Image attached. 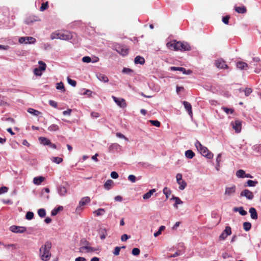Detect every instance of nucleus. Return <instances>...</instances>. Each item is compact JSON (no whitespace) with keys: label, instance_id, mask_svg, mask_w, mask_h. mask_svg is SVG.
Here are the masks:
<instances>
[{"label":"nucleus","instance_id":"nucleus-60","mask_svg":"<svg viewBox=\"0 0 261 261\" xmlns=\"http://www.w3.org/2000/svg\"><path fill=\"white\" fill-rule=\"evenodd\" d=\"M230 18L229 16H226L223 17L222 21L225 24H228L229 19Z\"/></svg>","mask_w":261,"mask_h":261},{"label":"nucleus","instance_id":"nucleus-54","mask_svg":"<svg viewBox=\"0 0 261 261\" xmlns=\"http://www.w3.org/2000/svg\"><path fill=\"white\" fill-rule=\"evenodd\" d=\"M68 83L71 85V86L75 87L76 85V82L75 81L71 80L69 77H67Z\"/></svg>","mask_w":261,"mask_h":261},{"label":"nucleus","instance_id":"nucleus-51","mask_svg":"<svg viewBox=\"0 0 261 261\" xmlns=\"http://www.w3.org/2000/svg\"><path fill=\"white\" fill-rule=\"evenodd\" d=\"M42 70L40 69L39 67L36 68L34 70V73L36 75L40 76L42 75Z\"/></svg>","mask_w":261,"mask_h":261},{"label":"nucleus","instance_id":"nucleus-4","mask_svg":"<svg viewBox=\"0 0 261 261\" xmlns=\"http://www.w3.org/2000/svg\"><path fill=\"white\" fill-rule=\"evenodd\" d=\"M180 41H176V40H173L168 42L166 44V46L168 48L171 50L175 51H178L180 49Z\"/></svg>","mask_w":261,"mask_h":261},{"label":"nucleus","instance_id":"nucleus-39","mask_svg":"<svg viewBox=\"0 0 261 261\" xmlns=\"http://www.w3.org/2000/svg\"><path fill=\"white\" fill-rule=\"evenodd\" d=\"M60 34V32L59 31H56L54 33H53L50 35V38L52 40L56 39H59V35Z\"/></svg>","mask_w":261,"mask_h":261},{"label":"nucleus","instance_id":"nucleus-17","mask_svg":"<svg viewBox=\"0 0 261 261\" xmlns=\"http://www.w3.org/2000/svg\"><path fill=\"white\" fill-rule=\"evenodd\" d=\"M98 233L100 238L101 240H104L107 236V230L105 227H100L98 230Z\"/></svg>","mask_w":261,"mask_h":261},{"label":"nucleus","instance_id":"nucleus-40","mask_svg":"<svg viewBox=\"0 0 261 261\" xmlns=\"http://www.w3.org/2000/svg\"><path fill=\"white\" fill-rule=\"evenodd\" d=\"M258 182L257 181H253L251 180H248L246 184L245 185V186H248V187H254L256 186V184H257Z\"/></svg>","mask_w":261,"mask_h":261},{"label":"nucleus","instance_id":"nucleus-10","mask_svg":"<svg viewBox=\"0 0 261 261\" xmlns=\"http://www.w3.org/2000/svg\"><path fill=\"white\" fill-rule=\"evenodd\" d=\"M236 186L234 185H232L230 187H226L224 195L227 196H231L236 193Z\"/></svg>","mask_w":261,"mask_h":261},{"label":"nucleus","instance_id":"nucleus-50","mask_svg":"<svg viewBox=\"0 0 261 261\" xmlns=\"http://www.w3.org/2000/svg\"><path fill=\"white\" fill-rule=\"evenodd\" d=\"M34 217V213L31 212H28L25 215V218L28 220H31Z\"/></svg>","mask_w":261,"mask_h":261},{"label":"nucleus","instance_id":"nucleus-56","mask_svg":"<svg viewBox=\"0 0 261 261\" xmlns=\"http://www.w3.org/2000/svg\"><path fill=\"white\" fill-rule=\"evenodd\" d=\"M82 61L85 63H89L91 61V59L88 56H85L82 58Z\"/></svg>","mask_w":261,"mask_h":261},{"label":"nucleus","instance_id":"nucleus-59","mask_svg":"<svg viewBox=\"0 0 261 261\" xmlns=\"http://www.w3.org/2000/svg\"><path fill=\"white\" fill-rule=\"evenodd\" d=\"M182 67L172 66L170 67V70L171 71H181Z\"/></svg>","mask_w":261,"mask_h":261},{"label":"nucleus","instance_id":"nucleus-1","mask_svg":"<svg viewBox=\"0 0 261 261\" xmlns=\"http://www.w3.org/2000/svg\"><path fill=\"white\" fill-rule=\"evenodd\" d=\"M51 247V243L49 242H46L39 249V255L40 258L43 261H47L49 260L51 257V252L50 250Z\"/></svg>","mask_w":261,"mask_h":261},{"label":"nucleus","instance_id":"nucleus-38","mask_svg":"<svg viewBox=\"0 0 261 261\" xmlns=\"http://www.w3.org/2000/svg\"><path fill=\"white\" fill-rule=\"evenodd\" d=\"M63 209V206H59L58 207L55 208L52 210L51 212V215L54 216H56L59 211H62Z\"/></svg>","mask_w":261,"mask_h":261},{"label":"nucleus","instance_id":"nucleus-48","mask_svg":"<svg viewBox=\"0 0 261 261\" xmlns=\"http://www.w3.org/2000/svg\"><path fill=\"white\" fill-rule=\"evenodd\" d=\"M52 161L57 164H60L63 162V159L59 157H54L51 159Z\"/></svg>","mask_w":261,"mask_h":261},{"label":"nucleus","instance_id":"nucleus-49","mask_svg":"<svg viewBox=\"0 0 261 261\" xmlns=\"http://www.w3.org/2000/svg\"><path fill=\"white\" fill-rule=\"evenodd\" d=\"M40 66L39 67L42 71H44L46 69V65L45 63L41 61H39L38 62Z\"/></svg>","mask_w":261,"mask_h":261},{"label":"nucleus","instance_id":"nucleus-11","mask_svg":"<svg viewBox=\"0 0 261 261\" xmlns=\"http://www.w3.org/2000/svg\"><path fill=\"white\" fill-rule=\"evenodd\" d=\"M112 98L116 104L120 108H124L126 107V103L124 99L118 98L114 96H112Z\"/></svg>","mask_w":261,"mask_h":261},{"label":"nucleus","instance_id":"nucleus-45","mask_svg":"<svg viewBox=\"0 0 261 261\" xmlns=\"http://www.w3.org/2000/svg\"><path fill=\"white\" fill-rule=\"evenodd\" d=\"M38 214L41 218L44 217L46 215L45 210L44 208H40L38 210Z\"/></svg>","mask_w":261,"mask_h":261},{"label":"nucleus","instance_id":"nucleus-3","mask_svg":"<svg viewBox=\"0 0 261 261\" xmlns=\"http://www.w3.org/2000/svg\"><path fill=\"white\" fill-rule=\"evenodd\" d=\"M115 50L122 56L126 55L128 53V48L124 45L116 44L114 46Z\"/></svg>","mask_w":261,"mask_h":261},{"label":"nucleus","instance_id":"nucleus-61","mask_svg":"<svg viewBox=\"0 0 261 261\" xmlns=\"http://www.w3.org/2000/svg\"><path fill=\"white\" fill-rule=\"evenodd\" d=\"M111 176L112 178H113L114 179H116L118 177L119 175H118V174L116 172L113 171L111 173Z\"/></svg>","mask_w":261,"mask_h":261},{"label":"nucleus","instance_id":"nucleus-27","mask_svg":"<svg viewBox=\"0 0 261 261\" xmlns=\"http://www.w3.org/2000/svg\"><path fill=\"white\" fill-rule=\"evenodd\" d=\"M233 211L234 212H239L240 214L242 216H245L247 215V213L246 211H245L244 209H243V207L241 206V207H234L233 208Z\"/></svg>","mask_w":261,"mask_h":261},{"label":"nucleus","instance_id":"nucleus-25","mask_svg":"<svg viewBox=\"0 0 261 261\" xmlns=\"http://www.w3.org/2000/svg\"><path fill=\"white\" fill-rule=\"evenodd\" d=\"M248 64L244 62L240 61L237 62V68H239L240 69H246L248 67Z\"/></svg>","mask_w":261,"mask_h":261},{"label":"nucleus","instance_id":"nucleus-64","mask_svg":"<svg viewBox=\"0 0 261 261\" xmlns=\"http://www.w3.org/2000/svg\"><path fill=\"white\" fill-rule=\"evenodd\" d=\"M129 238H130V236H128L126 234H124L121 236V240L122 241H126Z\"/></svg>","mask_w":261,"mask_h":261},{"label":"nucleus","instance_id":"nucleus-42","mask_svg":"<svg viewBox=\"0 0 261 261\" xmlns=\"http://www.w3.org/2000/svg\"><path fill=\"white\" fill-rule=\"evenodd\" d=\"M173 199L175 200V203L174 204V207H175L176 208H177V204H182V201L180 200V199L177 197L173 196Z\"/></svg>","mask_w":261,"mask_h":261},{"label":"nucleus","instance_id":"nucleus-62","mask_svg":"<svg viewBox=\"0 0 261 261\" xmlns=\"http://www.w3.org/2000/svg\"><path fill=\"white\" fill-rule=\"evenodd\" d=\"M244 92L245 95L247 96L252 92V89L251 88H246L244 90Z\"/></svg>","mask_w":261,"mask_h":261},{"label":"nucleus","instance_id":"nucleus-6","mask_svg":"<svg viewBox=\"0 0 261 261\" xmlns=\"http://www.w3.org/2000/svg\"><path fill=\"white\" fill-rule=\"evenodd\" d=\"M231 234V229L230 226H226L224 230L222 232L221 235L219 236L220 240H224L227 237Z\"/></svg>","mask_w":261,"mask_h":261},{"label":"nucleus","instance_id":"nucleus-5","mask_svg":"<svg viewBox=\"0 0 261 261\" xmlns=\"http://www.w3.org/2000/svg\"><path fill=\"white\" fill-rule=\"evenodd\" d=\"M59 39L63 40H69L72 38L71 32L67 31H61L59 35Z\"/></svg>","mask_w":261,"mask_h":261},{"label":"nucleus","instance_id":"nucleus-21","mask_svg":"<svg viewBox=\"0 0 261 261\" xmlns=\"http://www.w3.org/2000/svg\"><path fill=\"white\" fill-rule=\"evenodd\" d=\"M120 145L117 143L112 144L109 147V151L110 152L118 150L120 148Z\"/></svg>","mask_w":261,"mask_h":261},{"label":"nucleus","instance_id":"nucleus-22","mask_svg":"<svg viewBox=\"0 0 261 261\" xmlns=\"http://www.w3.org/2000/svg\"><path fill=\"white\" fill-rule=\"evenodd\" d=\"M45 180V178L43 176L35 177L33 179V182L36 185H39Z\"/></svg>","mask_w":261,"mask_h":261},{"label":"nucleus","instance_id":"nucleus-9","mask_svg":"<svg viewBox=\"0 0 261 261\" xmlns=\"http://www.w3.org/2000/svg\"><path fill=\"white\" fill-rule=\"evenodd\" d=\"M215 64L217 68L220 69H226L228 68V65L226 64L225 62L222 59L216 60Z\"/></svg>","mask_w":261,"mask_h":261},{"label":"nucleus","instance_id":"nucleus-32","mask_svg":"<svg viewBox=\"0 0 261 261\" xmlns=\"http://www.w3.org/2000/svg\"><path fill=\"white\" fill-rule=\"evenodd\" d=\"M28 112L36 116H37L41 114V112L40 111L36 110L32 108L28 109Z\"/></svg>","mask_w":261,"mask_h":261},{"label":"nucleus","instance_id":"nucleus-36","mask_svg":"<svg viewBox=\"0 0 261 261\" xmlns=\"http://www.w3.org/2000/svg\"><path fill=\"white\" fill-rule=\"evenodd\" d=\"M59 129V127L57 124H51L48 127V130L50 132H55Z\"/></svg>","mask_w":261,"mask_h":261},{"label":"nucleus","instance_id":"nucleus-57","mask_svg":"<svg viewBox=\"0 0 261 261\" xmlns=\"http://www.w3.org/2000/svg\"><path fill=\"white\" fill-rule=\"evenodd\" d=\"M133 72V71L132 69H130V68H123V70H122L123 73H126V74H129Z\"/></svg>","mask_w":261,"mask_h":261},{"label":"nucleus","instance_id":"nucleus-63","mask_svg":"<svg viewBox=\"0 0 261 261\" xmlns=\"http://www.w3.org/2000/svg\"><path fill=\"white\" fill-rule=\"evenodd\" d=\"M120 249L121 248L119 247H116L115 248V249H114V254L115 255H118L119 254V252H120Z\"/></svg>","mask_w":261,"mask_h":261},{"label":"nucleus","instance_id":"nucleus-30","mask_svg":"<svg viewBox=\"0 0 261 261\" xmlns=\"http://www.w3.org/2000/svg\"><path fill=\"white\" fill-rule=\"evenodd\" d=\"M185 156L188 159H191L195 156V153L192 150H188L185 152Z\"/></svg>","mask_w":261,"mask_h":261},{"label":"nucleus","instance_id":"nucleus-7","mask_svg":"<svg viewBox=\"0 0 261 261\" xmlns=\"http://www.w3.org/2000/svg\"><path fill=\"white\" fill-rule=\"evenodd\" d=\"M10 230L13 232L22 233L26 231L27 229L25 227L12 225L10 227Z\"/></svg>","mask_w":261,"mask_h":261},{"label":"nucleus","instance_id":"nucleus-44","mask_svg":"<svg viewBox=\"0 0 261 261\" xmlns=\"http://www.w3.org/2000/svg\"><path fill=\"white\" fill-rule=\"evenodd\" d=\"M163 193L166 195V198L168 199L169 195L171 194V191L168 188L165 187L163 189Z\"/></svg>","mask_w":261,"mask_h":261},{"label":"nucleus","instance_id":"nucleus-23","mask_svg":"<svg viewBox=\"0 0 261 261\" xmlns=\"http://www.w3.org/2000/svg\"><path fill=\"white\" fill-rule=\"evenodd\" d=\"M39 140L40 143L44 145L49 146V145L50 144V141L45 137H40L39 138Z\"/></svg>","mask_w":261,"mask_h":261},{"label":"nucleus","instance_id":"nucleus-20","mask_svg":"<svg viewBox=\"0 0 261 261\" xmlns=\"http://www.w3.org/2000/svg\"><path fill=\"white\" fill-rule=\"evenodd\" d=\"M249 212L250 213L251 218L252 219L256 220L258 218L257 213L255 208L251 207L249 210Z\"/></svg>","mask_w":261,"mask_h":261},{"label":"nucleus","instance_id":"nucleus-34","mask_svg":"<svg viewBox=\"0 0 261 261\" xmlns=\"http://www.w3.org/2000/svg\"><path fill=\"white\" fill-rule=\"evenodd\" d=\"M179 185V189L181 190H183L187 186V183L185 181L181 179L180 181L177 182Z\"/></svg>","mask_w":261,"mask_h":261},{"label":"nucleus","instance_id":"nucleus-41","mask_svg":"<svg viewBox=\"0 0 261 261\" xmlns=\"http://www.w3.org/2000/svg\"><path fill=\"white\" fill-rule=\"evenodd\" d=\"M56 88L58 90H61L63 92L65 91L64 84L62 82L57 84Z\"/></svg>","mask_w":261,"mask_h":261},{"label":"nucleus","instance_id":"nucleus-15","mask_svg":"<svg viewBox=\"0 0 261 261\" xmlns=\"http://www.w3.org/2000/svg\"><path fill=\"white\" fill-rule=\"evenodd\" d=\"M57 191L58 194L61 196H65L67 193V189L64 186H59L57 188Z\"/></svg>","mask_w":261,"mask_h":261},{"label":"nucleus","instance_id":"nucleus-19","mask_svg":"<svg viewBox=\"0 0 261 261\" xmlns=\"http://www.w3.org/2000/svg\"><path fill=\"white\" fill-rule=\"evenodd\" d=\"M97 250H98V249L93 248V247L88 246H85L82 247L80 248V251L81 252H83L84 251H85L86 252H94Z\"/></svg>","mask_w":261,"mask_h":261},{"label":"nucleus","instance_id":"nucleus-55","mask_svg":"<svg viewBox=\"0 0 261 261\" xmlns=\"http://www.w3.org/2000/svg\"><path fill=\"white\" fill-rule=\"evenodd\" d=\"M128 179L132 182H135L136 180V177L134 175H129L128 176Z\"/></svg>","mask_w":261,"mask_h":261},{"label":"nucleus","instance_id":"nucleus-13","mask_svg":"<svg viewBox=\"0 0 261 261\" xmlns=\"http://www.w3.org/2000/svg\"><path fill=\"white\" fill-rule=\"evenodd\" d=\"M240 196L245 197L249 200H252L254 197L253 193L248 189H245L240 193Z\"/></svg>","mask_w":261,"mask_h":261},{"label":"nucleus","instance_id":"nucleus-43","mask_svg":"<svg viewBox=\"0 0 261 261\" xmlns=\"http://www.w3.org/2000/svg\"><path fill=\"white\" fill-rule=\"evenodd\" d=\"M222 109L227 114H233V112H234V110L233 109H231V108H228L227 107H222Z\"/></svg>","mask_w":261,"mask_h":261},{"label":"nucleus","instance_id":"nucleus-16","mask_svg":"<svg viewBox=\"0 0 261 261\" xmlns=\"http://www.w3.org/2000/svg\"><path fill=\"white\" fill-rule=\"evenodd\" d=\"M191 49V46L188 43L180 42L179 51H189Z\"/></svg>","mask_w":261,"mask_h":261},{"label":"nucleus","instance_id":"nucleus-31","mask_svg":"<svg viewBox=\"0 0 261 261\" xmlns=\"http://www.w3.org/2000/svg\"><path fill=\"white\" fill-rule=\"evenodd\" d=\"M113 184V181L111 179H109L105 183L104 187L107 190H110L112 188Z\"/></svg>","mask_w":261,"mask_h":261},{"label":"nucleus","instance_id":"nucleus-53","mask_svg":"<svg viewBox=\"0 0 261 261\" xmlns=\"http://www.w3.org/2000/svg\"><path fill=\"white\" fill-rule=\"evenodd\" d=\"M149 122L152 125L156 127H160L161 125L160 122L158 120H150Z\"/></svg>","mask_w":261,"mask_h":261},{"label":"nucleus","instance_id":"nucleus-12","mask_svg":"<svg viewBox=\"0 0 261 261\" xmlns=\"http://www.w3.org/2000/svg\"><path fill=\"white\" fill-rule=\"evenodd\" d=\"M35 41V38L32 37H21L19 39L20 43H34Z\"/></svg>","mask_w":261,"mask_h":261},{"label":"nucleus","instance_id":"nucleus-46","mask_svg":"<svg viewBox=\"0 0 261 261\" xmlns=\"http://www.w3.org/2000/svg\"><path fill=\"white\" fill-rule=\"evenodd\" d=\"M48 8V3L47 2L43 3L41 4V6L40 8V11H44Z\"/></svg>","mask_w":261,"mask_h":261},{"label":"nucleus","instance_id":"nucleus-58","mask_svg":"<svg viewBox=\"0 0 261 261\" xmlns=\"http://www.w3.org/2000/svg\"><path fill=\"white\" fill-rule=\"evenodd\" d=\"M8 188L6 187H2L0 188V194L7 192Z\"/></svg>","mask_w":261,"mask_h":261},{"label":"nucleus","instance_id":"nucleus-52","mask_svg":"<svg viewBox=\"0 0 261 261\" xmlns=\"http://www.w3.org/2000/svg\"><path fill=\"white\" fill-rule=\"evenodd\" d=\"M140 253V250L138 248H134L132 250V254L134 255L137 256Z\"/></svg>","mask_w":261,"mask_h":261},{"label":"nucleus","instance_id":"nucleus-24","mask_svg":"<svg viewBox=\"0 0 261 261\" xmlns=\"http://www.w3.org/2000/svg\"><path fill=\"white\" fill-rule=\"evenodd\" d=\"M97 79L103 82L107 83L109 81V79L108 77L105 74L101 73H98L96 75Z\"/></svg>","mask_w":261,"mask_h":261},{"label":"nucleus","instance_id":"nucleus-35","mask_svg":"<svg viewBox=\"0 0 261 261\" xmlns=\"http://www.w3.org/2000/svg\"><path fill=\"white\" fill-rule=\"evenodd\" d=\"M245 172L242 169H240L236 172V176L238 178H244L245 177Z\"/></svg>","mask_w":261,"mask_h":261},{"label":"nucleus","instance_id":"nucleus-18","mask_svg":"<svg viewBox=\"0 0 261 261\" xmlns=\"http://www.w3.org/2000/svg\"><path fill=\"white\" fill-rule=\"evenodd\" d=\"M182 103L185 109H186V110L188 111L189 115L191 116H192L193 113L192 111V106L190 103L186 101H184Z\"/></svg>","mask_w":261,"mask_h":261},{"label":"nucleus","instance_id":"nucleus-28","mask_svg":"<svg viewBox=\"0 0 261 261\" xmlns=\"http://www.w3.org/2000/svg\"><path fill=\"white\" fill-rule=\"evenodd\" d=\"M155 192V189H151L149 190L148 192L145 193L143 195V198L144 199H149L152 195Z\"/></svg>","mask_w":261,"mask_h":261},{"label":"nucleus","instance_id":"nucleus-47","mask_svg":"<svg viewBox=\"0 0 261 261\" xmlns=\"http://www.w3.org/2000/svg\"><path fill=\"white\" fill-rule=\"evenodd\" d=\"M221 161V154L220 153L219 154L216 158V162H217V167L216 169L217 170H219V168L220 167V163Z\"/></svg>","mask_w":261,"mask_h":261},{"label":"nucleus","instance_id":"nucleus-33","mask_svg":"<svg viewBox=\"0 0 261 261\" xmlns=\"http://www.w3.org/2000/svg\"><path fill=\"white\" fill-rule=\"evenodd\" d=\"M105 210L104 208H100L94 212V214L97 216H100L104 214L105 213Z\"/></svg>","mask_w":261,"mask_h":261},{"label":"nucleus","instance_id":"nucleus-29","mask_svg":"<svg viewBox=\"0 0 261 261\" xmlns=\"http://www.w3.org/2000/svg\"><path fill=\"white\" fill-rule=\"evenodd\" d=\"M235 11L238 13L243 14L246 12L247 9L244 6L235 7Z\"/></svg>","mask_w":261,"mask_h":261},{"label":"nucleus","instance_id":"nucleus-2","mask_svg":"<svg viewBox=\"0 0 261 261\" xmlns=\"http://www.w3.org/2000/svg\"><path fill=\"white\" fill-rule=\"evenodd\" d=\"M195 146L203 156L209 159L213 158V153L210 151L207 147L203 146L200 142L197 140L195 143Z\"/></svg>","mask_w":261,"mask_h":261},{"label":"nucleus","instance_id":"nucleus-37","mask_svg":"<svg viewBox=\"0 0 261 261\" xmlns=\"http://www.w3.org/2000/svg\"><path fill=\"white\" fill-rule=\"evenodd\" d=\"M243 226L244 229L246 231H249L251 228V224L248 222H244Z\"/></svg>","mask_w":261,"mask_h":261},{"label":"nucleus","instance_id":"nucleus-26","mask_svg":"<svg viewBox=\"0 0 261 261\" xmlns=\"http://www.w3.org/2000/svg\"><path fill=\"white\" fill-rule=\"evenodd\" d=\"M134 62L135 64H140L141 65H143L145 63V59L144 58L138 56L135 58Z\"/></svg>","mask_w":261,"mask_h":261},{"label":"nucleus","instance_id":"nucleus-8","mask_svg":"<svg viewBox=\"0 0 261 261\" xmlns=\"http://www.w3.org/2000/svg\"><path fill=\"white\" fill-rule=\"evenodd\" d=\"M231 124L237 133L241 132L242 129V121L241 120H236L234 122L232 121Z\"/></svg>","mask_w":261,"mask_h":261},{"label":"nucleus","instance_id":"nucleus-14","mask_svg":"<svg viewBox=\"0 0 261 261\" xmlns=\"http://www.w3.org/2000/svg\"><path fill=\"white\" fill-rule=\"evenodd\" d=\"M90 202V198L89 197L87 196V197L82 198L79 202V206H78L76 208V211H78L81 210V206L85 205V204H86L88 203H89Z\"/></svg>","mask_w":261,"mask_h":261}]
</instances>
